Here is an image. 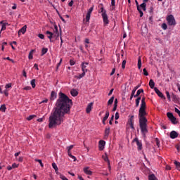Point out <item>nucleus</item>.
I'll return each instance as SVG.
<instances>
[{
    "label": "nucleus",
    "instance_id": "obj_8",
    "mask_svg": "<svg viewBox=\"0 0 180 180\" xmlns=\"http://www.w3.org/2000/svg\"><path fill=\"white\" fill-rule=\"evenodd\" d=\"M93 11H94V6H92L88 10L86 15V22H89V20L91 19V13H92Z\"/></svg>",
    "mask_w": 180,
    "mask_h": 180
},
{
    "label": "nucleus",
    "instance_id": "obj_5",
    "mask_svg": "<svg viewBox=\"0 0 180 180\" xmlns=\"http://www.w3.org/2000/svg\"><path fill=\"white\" fill-rule=\"evenodd\" d=\"M133 141L136 143L138 151H141V150H143V143H141V141L139 140L138 138H135Z\"/></svg>",
    "mask_w": 180,
    "mask_h": 180
},
{
    "label": "nucleus",
    "instance_id": "obj_34",
    "mask_svg": "<svg viewBox=\"0 0 180 180\" xmlns=\"http://www.w3.org/2000/svg\"><path fill=\"white\" fill-rule=\"evenodd\" d=\"M146 6H147V4L146 3H142L141 5H140V7L139 8H142L143 11H146Z\"/></svg>",
    "mask_w": 180,
    "mask_h": 180
},
{
    "label": "nucleus",
    "instance_id": "obj_58",
    "mask_svg": "<svg viewBox=\"0 0 180 180\" xmlns=\"http://www.w3.org/2000/svg\"><path fill=\"white\" fill-rule=\"evenodd\" d=\"M100 11H101V13H105V12H106V11L105 10V8H103V7H101L100 8Z\"/></svg>",
    "mask_w": 180,
    "mask_h": 180
},
{
    "label": "nucleus",
    "instance_id": "obj_61",
    "mask_svg": "<svg viewBox=\"0 0 180 180\" xmlns=\"http://www.w3.org/2000/svg\"><path fill=\"white\" fill-rule=\"evenodd\" d=\"M70 158H72L73 160V161H77V158H75V156L72 155L70 156Z\"/></svg>",
    "mask_w": 180,
    "mask_h": 180
},
{
    "label": "nucleus",
    "instance_id": "obj_40",
    "mask_svg": "<svg viewBox=\"0 0 180 180\" xmlns=\"http://www.w3.org/2000/svg\"><path fill=\"white\" fill-rule=\"evenodd\" d=\"M126 63H127L126 60H124L122 61V68H123V70H124L126 68Z\"/></svg>",
    "mask_w": 180,
    "mask_h": 180
},
{
    "label": "nucleus",
    "instance_id": "obj_20",
    "mask_svg": "<svg viewBox=\"0 0 180 180\" xmlns=\"http://www.w3.org/2000/svg\"><path fill=\"white\" fill-rule=\"evenodd\" d=\"M149 86L151 89H154V86H155V82H154V80H153V79H150L149 81Z\"/></svg>",
    "mask_w": 180,
    "mask_h": 180
},
{
    "label": "nucleus",
    "instance_id": "obj_27",
    "mask_svg": "<svg viewBox=\"0 0 180 180\" xmlns=\"http://www.w3.org/2000/svg\"><path fill=\"white\" fill-rule=\"evenodd\" d=\"M113 101H115V97L112 96L108 101V105H112L113 103Z\"/></svg>",
    "mask_w": 180,
    "mask_h": 180
},
{
    "label": "nucleus",
    "instance_id": "obj_6",
    "mask_svg": "<svg viewBox=\"0 0 180 180\" xmlns=\"http://www.w3.org/2000/svg\"><path fill=\"white\" fill-rule=\"evenodd\" d=\"M101 15L103 18L104 26L109 25V19L108 18V14H106V11H104V13H103Z\"/></svg>",
    "mask_w": 180,
    "mask_h": 180
},
{
    "label": "nucleus",
    "instance_id": "obj_18",
    "mask_svg": "<svg viewBox=\"0 0 180 180\" xmlns=\"http://www.w3.org/2000/svg\"><path fill=\"white\" fill-rule=\"evenodd\" d=\"M46 34L48 35V39H49L51 43L53 42V40L51 39H53V32H51L50 31H46Z\"/></svg>",
    "mask_w": 180,
    "mask_h": 180
},
{
    "label": "nucleus",
    "instance_id": "obj_38",
    "mask_svg": "<svg viewBox=\"0 0 180 180\" xmlns=\"http://www.w3.org/2000/svg\"><path fill=\"white\" fill-rule=\"evenodd\" d=\"M52 167L55 171H58V167H57V165L56 163H52Z\"/></svg>",
    "mask_w": 180,
    "mask_h": 180
},
{
    "label": "nucleus",
    "instance_id": "obj_37",
    "mask_svg": "<svg viewBox=\"0 0 180 180\" xmlns=\"http://www.w3.org/2000/svg\"><path fill=\"white\" fill-rule=\"evenodd\" d=\"M143 93H144V90L142 89H140L137 91L136 94L140 96V94H143Z\"/></svg>",
    "mask_w": 180,
    "mask_h": 180
},
{
    "label": "nucleus",
    "instance_id": "obj_12",
    "mask_svg": "<svg viewBox=\"0 0 180 180\" xmlns=\"http://www.w3.org/2000/svg\"><path fill=\"white\" fill-rule=\"evenodd\" d=\"M92 106H94V103H90L88 104L86 109V113H91V111L92 110Z\"/></svg>",
    "mask_w": 180,
    "mask_h": 180
},
{
    "label": "nucleus",
    "instance_id": "obj_64",
    "mask_svg": "<svg viewBox=\"0 0 180 180\" xmlns=\"http://www.w3.org/2000/svg\"><path fill=\"white\" fill-rule=\"evenodd\" d=\"M115 0H111V5H112V6H115Z\"/></svg>",
    "mask_w": 180,
    "mask_h": 180
},
{
    "label": "nucleus",
    "instance_id": "obj_44",
    "mask_svg": "<svg viewBox=\"0 0 180 180\" xmlns=\"http://www.w3.org/2000/svg\"><path fill=\"white\" fill-rule=\"evenodd\" d=\"M166 95L168 101H171V95L169 94V91H166Z\"/></svg>",
    "mask_w": 180,
    "mask_h": 180
},
{
    "label": "nucleus",
    "instance_id": "obj_45",
    "mask_svg": "<svg viewBox=\"0 0 180 180\" xmlns=\"http://www.w3.org/2000/svg\"><path fill=\"white\" fill-rule=\"evenodd\" d=\"M174 165H176V168H180V162L178 161H174Z\"/></svg>",
    "mask_w": 180,
    "mask_h": 180
},
{
    "label": "nucleus",
    "instance_id": "obj_47",
    "mask_svg": "<svg viewBox=\"0 0 180 180\" xmlns=\"http://www.w3.org/2000/svg\"><path fill=\"white\" fill-rule=\"evenodd\" d=\"M74 148V145H70V146L67 147L68 151H71Z\"/></svg>",
    "mask_w": 180,
    "mask_h": 180
},
{
    "label": "nucleus",
    "instance_id": "obj_4",
    "mask_svg": "<svg viewBox=\"0 0 180 180\" xmlns=\"http://www.w3.org/2000/svg\"><path fill=\"white\" fill-rule=\"evenodd\" d=\"M167 116L169 119L172 124H176L178 123V121L176 120V117H175L174 116V114H172V112H167Z\"/></svg>",
    "mask_w": 180,
    "mask_h": 180
},
{
    "label": "nucleus",
    "instance_id": "obj_7",
    "mask_svg": "<svg viewBox=\"0 0 180 180\" xmlns=\"http://www.w3.org/2000/svg\"><path fill=\"white\" fill-rule=\"evenodd\" d=\"M88 65H89V63L87 62H83L81 64L82 71V72H84V74H86V72H88V69H87Z\"/></svg>",
    "mask_w": 180,
    "mask_h": 180
},
{
    "label": "nucleus",
    "instance_id": "obj_32",
    "mask_svg": "<svg viewBox=\"0 0 180 180\" xmlns=\"http://www.w3.org/2000/svg\"><path fill=\"white\" fill-rule=\"evenodd\" d=\"M31 85L32 88H36V79L31 80Z\"/></svg>",
    "mask_w": 180,
    "mask_h": 180
},
{
    "label": "nucleus",
    "instance_id": "obj_26",
    "mask_svg": "<svg viewBox=\"0 0 180 180\" xmlns=\"http://www.w3.org/2000/svg\"><path fill=\"white\" fill-rule=\"evenodd\" d=\"M138 68L139 70H141V57H139L138 59Z\"/></svg>",
    "mask_w": 180,
    "mask_h": 180
},
{
    "label": "nucleus",
    "instance_id": "obj_14",
    "mask_svg": "<svg viewBox=\"0 0 180 180\" xmlns=\"http://www.w3.org/2000/svg\"><path fill=\"white\" fill-rule=\"evenodd\" d=\"M136 4V6H137V10L140 13V18H143V11H141V8H140V6H139V1H137V0L135 1Z\"/></svg>",
    "mask_w": 180,
    "mask_h": 180
},
{
    "label": "nucleus",
    "instance_id": "obj_2",
    "mask_svg": "<svg viewBox=\"0 0 180 180\" xmlns=\"http://www.w3.org/2000/svg\"><path fill=\"white\" fill-rule=\"evenodd\" d=\"M147 108L146 105V97H143L141 99V104L139 111V126L141 131V133L146 135V133L148 131L147 129V112L146 108Z\"/></svg>",
    "mask_w": 180,
    "mask_h": 180
},
{
    "label": "nucleus",
    "instance_id": "obj_13",
    "mask_svg": "<svg viewBox=\"0 0 180 180\" xmlns=\"http://www.w3.org/2000/svg\"><path fill=\"white\" fill-rule=\"evenodd\" d=\"M169 137L170 139H176V137H178V134L176 131H172L169 134Z\"/></svg>",
    "mask_w": 180,
    "mask_h": 180
},
{
    "label": "nucleus",
    "instance_id": "obj_46",
    "mask_svg": "<svg viewBox=\"0 0 180 180\" xmlns=\"http://www.w3.org/2000/svg\"><path fill=\"white\" fill-rule=\"evenodd\" d=\"M143 71V75H145L146 77L148 76V72H147V70L146 68H144Z\"/></svg>",
    "mask_w": 180,
    "mask_h": 180
},
{
    "label": "nucleus",
    "instance_id": "obj_50",
    "mask_svg": "<svg viewBox=\"0 0 180 180\" xmlns=\"http://www.w3.org/2000/svg\"><path fill=\"white\" fill-rule=\"evenodd\" d=\"M2 94H4L5 96H8L9 93L8 92V91L6 89L4 90Z\"/></svg>",
    "mask_w": 180,
    "mask_h": 180
},
{
    "label": "nucleus",
    "instance_id": "obj_17",
    "mask_svg": "<svg viewBox=\"0 0 180 180\" xmlns=\"http://www.w3.org/2000/svg\"><path fill=\"white\" fill-rule=\"evenodd\" d=\"M57 98V93L56 91H52L51 93L50 100L54 101Z\"/></svg>",
    "mask_w": 180,
    "mask_h": 180
},
{
    "label": "nucleus",
    "instance_id": "obj_19",
    "mask_svg": "<svg viewBox=\"0 0 180 180\" xmlns=\"http://www.w3.org/2000/svg\"><path fill=\"white\" fill-rule=\"evenodd\" d=\"M70 94L72 95V96H78V91H77V89H72L71 91H70Z\"/></svg>",
    "mask_w": 180,
    "mask_h": 180
},
{
    "label": "nucleus",
    "instance_id": "obj_55",
    "mask_svg": "<svg viewBox=\"0 0 180 180\" xmlns=\"http://www.w3.org/2000/svg\"><path fill=\"white\" fill-rule=\"evenodd\" d=\"M70 65H75V61H74V60H70Z\"/></svg>",
    "mask_w": 180,
    "mask_h": 180
},
{
    "label": "nucleus",
    "instance_id": "obj_59",
    "mask_svg": "<svg viewBox=\"0 0 180 180\" xmlns=\"http://www.w3.org/2000/svg\"><path fill=\"white\" fill-rule=\"evenodd\" d=\"M120 117L119 112L115 113V120H117Z\"/></svg>",
    "mask_w": 180,
    "mask_h": 180
},
{
    "label": "nucleus",
    "instance_id": "obj_24",
    "mask_svg": "<svg viewBox=\"0 0 180 180\" xmlns=\"http://www.w3.org/2000/svg\"><path fill=\"white\" fill-rule=\"evenodd\" d=\"M33 53H34V50L32 49L29 53V56H28L29 60H33Z\"/></svg>",
    "mask_w": 180,
    "mask_h": 180
},
{
    "label": "nucleus",
    "instance_id": "obj_33",
    "mask_svg": "<svg viewBox=\"0 0 180 180\" xmlns=\"http://www.w3.org/2000/svg\"><path fill=\"white\" fill-rule=\"evenodd\" d=\"M49 51V49L47 48H43L41 50V56H44Z\"/></svg>",
    "mask_w": 180,
    "mask_h": 180
},
{
    "label": "nucleus",
    "instance_id": "obj_49",
    "mask_svg": "<svg viewBox=\"0 0 180 180\" xmlns=\"http://www.w3.org/2000/svg\"><path fill=\"white\" fill-rule=\"evenodd\" d=\"M5 88H6V89H8V88H12V84H11V83L7 84L5 86Z\"/></svg>",
    "mask_w": 180,
    "mask_h": 180
},
{
    "label": "nucleus",
    "instance_id": "obj_35",
    "mask_svg": "<svg viewBox=\"0 0 180 180\" xmlns=\"http://www.w3.org/2000/svg\"><path fill=\"white\" fill-rule=\"evenodd\" d=\"M60 36V33H57V32H53V39H58Z\"/></svg>",
    "mask_w": 180,
    "mask_h": 180
},
{
    "label": "nucleus",
    "instance_id": "obj_63",
    "mask_svg": "<svg viewBox=\"0 0 180 180\" xmlns=\"http://www.w3.org/2000/svg\"><path fill=\"white\" fill-rule=\"evenodd\" d=\"M116 71V69H115V68H113L112 70V72H111V73H110V75H113V74H115V72Z\"/></svg>",
    "mask_w": 180,
    "mask_h": 180
},
{
    "label": "nucleus",
    "instance_id": "obj_30",
    "mask_svg": "<svg viewBox=\"0 0 180 180\" xmlns=\"http://www.w3.org/2000/svg\"><path fill=\"white\" fill-rule=\"evenodd\" d=\"M140 101H141V97H138L136 99V106L138 108L139 105H140Z\"/></svg>",
    "mask_w": 180,
    "mask_h": 180
},
{
    "label": "nucleus",
    "instance_id": "obj_3",
    "mask_svg": "<svg viewBox=\"0 0 180 180\" xmlns=\"http://www.w3.org/2000/svg\"><path fill=\"white\" fill-rule=\"evenodd\" d=\"M166 19L169 26H175L176 25V22L175 21V18H174V15H169L167 17Z\"/></svg>",
    "mask_w": 180,
    "mask_h": 180
},
{
    "label": "nucleus",
    "instance_id": "obj_39",
    "mask_svg": "<svg viewBox=\"0 0 180 180\" xmlns=\"http://www.w3.org/2000/svg\"><path fill=\"white\" fill-rule=\"evenodd\" d=\"M129 124L131 129H132V130H134V125L133 124V121H129Z\"/></svg>",
    "mask_w": 180,
    "mask_h": 180
},
{
    "label": "nucleus",
    "instance_id": "obj_43",
    "mask_svg": "<svg viewBox=\"0 0 180 180\" xmlns=\"http://www.w3.org/2000/svg\"><path fill=\"white\" fill-rule=\"evenodd\" d=\"M60 178L62 180H68V179H67V177H65V176H64L63 174H60Z\"/></svg>",
    "mask_w": 180,
    "mask_h": 180
},
{
    "label": "nucleus",
    "instance_id": "obj_57",
    "mask_svg": "<svg viewBox=\"0 0 180 180\" xmlns=\"http://www.w3.org/2000/svg\"><path fill=\"white\" fill-rule=\"evenodd\" d=\"M24 89H25V91H30V89H32V87L27 86H25V87L24 88Z\"/></svg>",
    "mask_w": 180,
    "mask_h": 180
},
{
    "label": "nucleus",
    "instance_id": "obj_22",
    "mask_svg": "<svg viewBox=\"0 0 180 180\" xmlns=\"http://www.w3.org/2000/svg\"><path fill=\"white\" fill-rule=\"evenodd\" d=\"M0 111L3 112L4 113H5V112H6V105L5 104H3L1 105Z\"/></svg>",
    "mask_w": 180,
    "mask_h": 180
},
{
    "label": "nucleus",
    "instance_id": "obj_60",
    "mask_svg": "<svg viewBox=\"0 0 180 180\" xmlns=\"http://www.w3.org/2000/svg\"><path fill=\"white\" fill-rule=\"evenodd\" d=\"M18 161H19V162H23V157H20V158L18 159Z\"/></svg>",
    "mask_w": 180,
    "mask_h": 180
},
{
    "label": "nucleus",
    "instance_id": "obj_42",
    "mask_svg": "<svg viewBox=\"0 0 180 180\" xmlns=\"http://www.w3.org/2000/svg\"><path fill=\"white\" fill-rule=\"evenodd\" d=\"M34 117H36V115H30L27 118V120H32Z\"/></svg>",
    "mask_w": 180,
    "mask_h": 180
},
{
    "label": "nucleus",
    "instance_id": "obj_48",
    "mask_svg": "<svg viewBox=\"0 0 180 180\" xmlns=\"http://www.w3.org/2000/svg\"><path fill=\"white\" fill-rule=\"evenodd\" d=\"M54 33H59L58 27H57V25H54Z\"/></svg>",
    "mask_w": 180,
    "mask_h": 180
},
{
    "label": "nucleus",
    "instance_id": "obj_23",
    "mask_svg": "<svg viewBox=\"0 0 180 180\" xmlns=\"http://www.w3.org/2000/svg\"><path fill=\"white\" fill-rule=\"evenodd\" d=\"M85 74L84 72H82V74L79 75L78 76H75V78H77V79H81V78H84L85 77Z\"/></svg>",
    "mask_w": 180,
    "mask_h": 180
},
{
    "label": "nucleus",
    "instance_id": "obj_28",
    "mask_svg": "<svg viewBox=\"0 0 180 180\" xmlns=\"http://www.w3.org/2000/svg\"><path fill=\"white\" fill-rule=\"evenodd\" d=\"M173 102H178V96L175 94H172Z\"/></svg>",
    "mask_w": 180,
    "mask_h": 180
},
{
    "label": "nucleus",
    "instance_id": "obj_11",
    "mask_svg": "<svg viewBox=\"0 0 180 180\" xmlns=\"http://www.w3.org/2000/svg\"><path fill=\"white\" fill-rule=\"evenodd\" d=\"M83 171L86 175H92V171L89 170V167H84Z\"/></svg>",
    "mask_w": 180,
    "mask_h": 180
},
{
    "label": "nucleus",
    "instance_id": "obj_10",
    "mask_svg": "<svg viewBox=\"0 0 180 180\" xmlns=\"http://www.w3.org/2000/svg\"><path fill=\"white\" fill-rule=\"evenodd\" d=\"M26 29H27V25H24L20 30H19L18 34V36H20V34L22 33V34H25L26 33Z\"/></svg>",
    "mask_w": 180,
    "mask_h": 180
},
{
    "label": "nucleus",
    "instance_id": "obj_25",
    "mask_svg": "<svg viewBox=\"0 0 180 180\" xmlns=\"http://www.w3.org/2000/svg\"><path fill=\"white\" fill-rule=\"evenodd\" d=\"M148 180H158V179H157V177H155V175L150 174L148 176Z\"/></svg>",
    "mask_w": 180,
    "mask_h": 180
},
{
    "label": "nucleus",
    "instance_id": "obj_31",
    "mask_svg": "<svg viewBox=\"0 0 180 180\" xmlns=\"http://www.w3.org/2000/svg\"><path fill=\"white\" fill-rule=\"evenodd\" d=\"M108 117H109V110H107L105 112V117L103 118V120H105L106 121V120H108Z\"/></svg>",
    "mask_w": 180,
    "mask_h": 180
},
{
    "label": "nucleus",
    "instance_id": "obj_54",
    "mask_svg": "<svg viewBox=\"0 0 180 180\" xmlns=\"http://www.w3.org/2000/svg\"><path fill=\"white\" fill-rule=\"evenodd\" d=\"M4 60H8V61H11V63H15V60H13V59H11L9 57L4 58Z\"/></svg>",
    "mask_w": 180,
    "mask_h": 180
},
{
    "label": "nucleus",
    "instance_id": "obj_15",
    "mask_svg": "<svg viewBox=\"0 0 180 180\" xmlns=\"http://www.w3.org/2000/svg\"><path fill=\"white\" fill-rule=\"evenodd\" d=\"M105 144H106V142L105 141L101 140L99 141V150H103Z\"/></svg>",
    "mask_w": 180,
    "mask_h": 180
},
{
    "label": "nucleus",
    "instance_id": "obj_16",
    "mask_svg": "<svg viewBox=\"0 0 180 180\" xmlns=\"http://www.w3.org/2000/svg\"><path fill=\"white\" fill-rule=\"evenodd\" d=\"M109 133H110V127H107L105 129V135H104V137L105 139H108V137H109Z\"/></svg>",
    "mask_w": 180,
    "mask_h": 180
},
{
    "label": "nucleus",
    "instance_id": "obj_62",
    "mask_svg": "<svg viewBox=\"0 0 180 180\" xmlns=\"http://www.w3.org/2000/svg\"><path fill=\"white\" fill-rule=\"evenodd\" d=\"M22 75H23V77H25V78L27 77V75H26V71H25V70L22 71Z\"/></svg>",
    "mask_w": 180,
    "mask_h": 180
},
{
    "label": "nucleus",
    "instance_id": "obj_1",
    "mask_svg": "<svg viewBox=\"0 0 180 180\" xmlns=\"http://www.w3.org/2000/svg\"><path fill=\"white\" fill-rule=\"evenodd\" d=\"M71 103L72 101L65 94L61 91L58 94V99L49 118V129L60 126L64 122V116L71 113Z\"/></svg>",
    "mask_w": 180,
    "mask_h": 180
},
{
    "label": "nucleus",
    "instance_id": "obj_9",
    "mask_svg": "<svg viewBox=\"0 0 180 180\" xmlns=\"http://www.w3.org/2000/svg\"><path fill=\"white\" fill-rule=\"evenodd\" d=\"M154 91L155 92V94H157L158 96H159L160 98H161L162 99H165V96H164V94H162V92H161L158 88L155 87L154 88Z\"/></svg>",
    "mask_w": 180,
    "mask_h": 180
},
{
    "label": "nucleus",
    "instance_id": "obj_52",
    "mask_svg": "<svg viewBox=\"0 0 180 180\" xmlns=\"http://www.w3.org/2000/svg\"><path fill=\"white\" fill-rule=\"evenodd\" d=\"M38 37H39V39H41L43 40L44 39V34H39Z\"/></svg>",
    "mask_w": 180,
    "mask_h": 180
},
{
    "label": "nucleus",
    "instance_id": "obj_51",
    "mask_svg": "<svg viewBox=\"0 0 180 180\" xmlns=\"http://www.w3.org/2000/svg\"><path fill=\"white\" fill-rule=\"evenodd\" d=\"M113 119H115V115H112L109 121L110 124H112Z\"/></svg>",
    "mask_w": 180,
    "mask_h": 180
},
{
    "label": "nucleus",
    "instance_id": "obj_29",
    "mask_svg": "<svg viewBox=\"0 0 180 180\" xmlns=\"http://www.w3.org/2000/svg\"><path fill=\"white\" fill-rule=\"evenodd\" d=\"M140 86H141L140 84H139L136 86H135L134 88V89L132 90L131 94H134H134H136V91L139 89Z\"/></svg>",
    "mask_w": 180,
    "mask_h": 180
},
{
    "label": "nucleus",
    "instance_id": "obj_56",
    "mask_svg": "<svg viewBox=\"0 0 180 180\" xmlns=\"http://www.w3.org/2000/svg\"><path fill=\"white\" fill-rule=\"evenodd\" d=\"M19 167V165H17L16 163H13L12 165V168H18Z\"/></svg>",
    "mask_w": 180,
    "mask_h": 180
},
{
    "label": "nucleus",
    "instance_id": "obj_41",
    "mask_svg": "<svg viewBox=\"0 0 180 180\" xmlns=\"http://www.w3.org/2000/svg\"><path fill=\"white\" fill-rule=\"evenodd\" d=\"M167 28L168 26L165 23L162 24V29H163V30H167Z\"/></svg>",
    "mask_w": 180,
    "mask_h": 180
},
{
    "label": "nucleus",
    "instance_id": "obj_36",
    "mask_svg": "<svg viewBox=\"0 0 180 180\" xmlns=\"http://www.w3.org/2000/svg\"><path fill=\"white\" fill-rule=\"evenodd\" d=\"M34 161L36 162H39L40 164L41 167H44V165H43V162H41V160H40V159H35Z\"/></svg>",
    "mask_w": 180,
    "mask_h": 180
},
{
    "label": "nucleus",
    "instance_id": "obj_21",
    "mask_svg": "<svg viewBox=\"0 0 180 180\" xmlns=\"http://www.w3.org/2000/svg\"><path fill=\"white\" fill-rule=\"evenodd\" d=\"M0 23L2 25L1 30H6V26L9 24L8 22H4V21H1Z\"/></svg>",
    "mask_w": 180,
    "mask_h": 180
},
{
    "label": "nucleus",
    "instance_id": "obj_53",
    "mask_svg": "<svg viewBox=\"0 0 180 180\" xmlns=\"http://www.w3.org/2000/svg\"><path fill=\"white\" fill-rule=\"evenodd\" d=\"M155 141H156V146L158 147H160V140L158 138H156Z\"/></svg>",
    "mask_w": 180,
    "mask_h": 180
}]
</instances>
